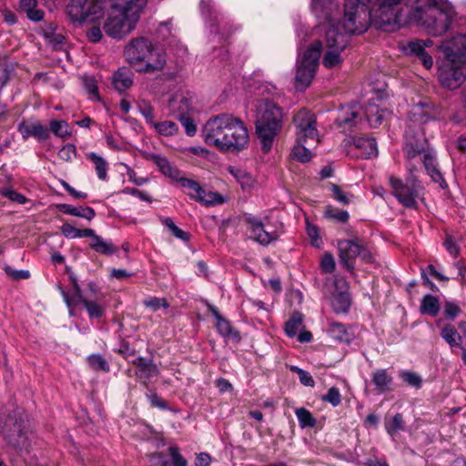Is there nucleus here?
<instances>
[{
	"mask_svg": "<svg viewBox=\"0 0 466 466\" xmlns=\"http://www.w3.org/2000/svg\"><path fill=\"white\" fill-rule=\"evenodd\" d=\"M370 0H345L343 32L336 28H329L325 33L326 52L323 56V65L327 68H333L342 63L341 52L349 44V35L362 34L370 25Z\"/></svg>",
	"mask_w": 466,
	"mask_h": 466,
	"instance_id": "nucleus-1",
	"label": "nucleus"
},
{
	"mask_svg": "<svg viewBox=\"0 0 466 466\" xmlns=\"http://www.w3.org/2000/svg\"><path fill=\"white\" fill-rule=\"evenodd\" d=\"M148 0H108L102 28L116 41L123 40L137 27Z\"/></svg>",
	"mask_w": 466,
	"mask_h": 466,
	"instance_id": "nucleus-2",
	"label": "nucleus"
},
{
	"mask_svg": "<svg viewBox=\"0 0 466 466\" xmlns=\"http://www.w3.org/2000/svg\"><path fill=\"white\" fill-rule=\"evenodd\" d=\"M412 15L429 34L439 36L449 30L454 11L447 0H416Z\"/></svg>",
	"mask_w": 466,
	"mask_h": 466,
	"instance_id": "nucleus-3",
	"label": "nucleus"
},
{
	"mask_svg": "<svg viewBox=\"0 0 466 466\" xmlns=\"http://www.w3.org/2000/svg\"><path fill=\"white\" fill-rule=\"evenodd\" d=\"M126 61L140 73L162 70L166 65L165 52L143 36L132 38L123 51Z\"/></svg>",
	"mask_w": 466,
	"mask_h": 466,
	"instance_id": "nucleus-4",
	"label": "nucleus"
},
{
	"mask_svg": "<svg viewBox=\"0 0 466 466\" xmlns=\"http://www.w3.org/2000/svg\"><path fill=\"white\" fill-rule=\"evenodd\" d=\"M4 434L7 443L15 449L27 450L30 447V421L23 409H15L7 416Z\"/></svg>",
	"mask_w": 466,
	"mask_h": 466,
	"instance_id": "nucleus-5",
	"label": "nucleus"
},
{
	"mask_svg": "<svg viewBox=\"0 0 466 466\" xmlns=\"http://www.w3.org/2000/svg\"><path fill=\"white\" fill-rule=\"evenodd\" d=\"M107 2L108 0H70L66 12L76 25L95 24L105 16Z\"/></svg>",
	"mask_w": 466,
	"mask_h": 466,
	"instance_id": "nucleus-6",
	"label": "nucleus"
},
{
	"mask_svg": "<svg viewBox=\"0 0 466 466\" xmlns=\"http://www.w3.org/2000/svg\"><path fill=\"white\" fill-rule=\"evenodd\" d=\"M232 115L220 114L209 118L202 129V137L205 143L221 151L228 149L235 145L227 140V132L230 131Z\"/></svg>",
	"mask_w": 466,
	"mask_h": 466,
	"instance_id": "nucleus-7",
	"label": "nucleus"
},
{
	"mask_svg": "<svg viewBox=\"0 0 466 466\" xmlns=\"http://www.w3.org/2000/svg\"><path fill=\"white\" fill-rule=\"evenodd\" d=\"M322 48V41H314L304 53L301 60L298 62L295 77V86L297 90H305L310 85L319 66Z\"/></svg>",
	"mask_w": 466,
	"mask_h": 466,
	"instance_id": "nucleus-8",
	"label": "nucleus"
},
{
	"mask_svg": "<svg viewBox=\"0 0 466 466\" xmlns=\"http://www.w3.org/2000/svg\"><path fill=\"white\" fill-rule=\"evenodd\" d=\"M285 115L282 107L264 99V154L268 153L279 137L284 127Z\"/></svg>",
	"mask_w": 466,
	"mask_h": 466,
	"instance_id": "nucleus-9",
	"label": "nucleus"
},
{
	"mask_svg": "<svg viewBox=\"0 0 466 466\" xmlns=\"http://www.w3.org/2000/svg\"><path fill=\"white\" fill-rule=\"evenodd\" d=\"M438 79L443 87L456 89L466 80V66L443 58L438 67Z\"/></svg>",
	"mask_w": 466,
	"mask_h": 466,
	"instance_id": "nucleus-10",
	"label": "nucleus"
},
{
	"mask_svg": "<svg viewBox=\"0 0 466 466\" xmlns=\"http://www.w3.org/2000/svg\"><path fill=\"white\" fill-rule=\"evenodd\" d=\"M311 9L323 23L320 25V30L324 33L329 28L339 29L336 24V19L339 15V4L338 0H311Z\"/></svg>",
	"mask_w": 466,
	"mask_h": 466,
	"instance_id": "nucleus-11",
	"label": "nucleus"
},
{
	"mask_svg": "<svg viewBox=\"0 0 466 466\" xmlns=\"http://www.w3.org/2000/svg\"><path fill=\"white\" fill-rule=\"evenodd\" d=\"M180 186L186 189L187 195L193 200L205 206H217L223 204L226 198L218 192L206 191L198 182L182 177L179 179Z\"/></svg>",
	"mask_w": 466,
	"mask_h": 466,
	"instance_id": "nucleus-12",
	"label": "nucleus"
},
{
	"mask_svg": "<svg viewBox=\"0 0 466 466\" xmlns=\"http://www.w3.org/2000/svg\"><path fill=\"white\" fill-rule=\"evenodd\" d=\"M293 123L296 128V141L300 143L317 140L319 133L316 117L309 110L303 108L295 113Z\"/></svg>",
	"mask_w": 466,
	"mask_h": 466,
	"instance_id": "nucleus-13",
	"label": "nucleus"
},
{
	"mask_svg": "<svg viewBox=\"0 0 466 466\" xmlns=\"http://www.w3.org/2000/svg\"><path fill=\"white\" fill-rule=\"evenodd\" d=\"M390 184L393 189V196L400 204L409 208H417L419 185L415 180L403 182L401 179L391 176L390 177Z\"/></svg>",
	"mask_w": 466,
	"mask_h": 466,
	"instance_id": "nucleus-14",
	"label": "nucleus"
},
{
	"mask_svg": "<svg viewBox=\"0 0 466 466\" xmlns=\"http://www.w3.org/2000/svg\"><path fill=\"white\" fill-rule=\"evenodd\" d=\"M402 0H370V22L380 27L391 25L396 22L395 6Z\"/></svg>",
	"mask_w": 466,
	"mask_h": 466,
	"instance_id": "nucleus-15",
	"label": "nucleus"
},
{
	"mask_svg": "<svg viewBox=\"0 0 466 466\" xmlns=\"http://www.w3.org/2000/svg\"><path fill=\"white\" fill-rule=\"evenodd\" d=\"M444 58L466 66V34H458L439 46Z\"/></svg>",
	"mask_w": 466,
	"mask_h": 466,
	"instance_id": "nucleus-16",
	"label": "nucleus"
},
{
	"mask_svg": "<svg viewBox=\"0 0 466 466\" xmlns=\"http://www.w3.org/2000/svg\"><path fill=\"white\" fill-rule=\"evenodd\" d=\"M70 279L74 286V298L70 299L69 296L65 291H62V295L67 307L71 308L73 303L80 302L85 306L90 318H102L105 314L106 307L102 304L97 303L96 301L88 300L86 298H84L82 296L80 287L76 278L70 277Z\"/></svg>",
	"mask_w": 466,
	"mask_h": 466,
	"instance_id": "nucleus-17",
	"label": "nucleus"
},
{
	"mask_svg": "<svg viewBox=\"0 0 466 466\" xmlns=\"http://www.w3.org/2000/svg\"><path fill=\"white\" fill-rule=\"evenodd\" d=\"M200 9L206 19L208 20L210 33L218 36V41L226 38L228 35V21L226 17L217 12H211L209 0L200 1Z\"/></svg>",
	"mask_w": 466,
	"mask_h": 466,
	"instance_id": "nucleus-18",
	"label": "nucleus"
},
{
	"mask_svg": "<svg viewBox=\"0 0 466 466\" xmlns=\"http://www.w3.org/2000/svg\"><path fill=\"white\" fill-rule=\"evenodd\" d=\"M230 131L227 132V140L235 145L234 148L221 149V152L238 153L248 144V134L246 127L238 118L232 116Z\"/></svg>",
	"mask_w": 466,
	"mask_h": 466,
	"instance_id": "nucleus-19",
	"label": "nucleus"
},
{
	"mask_svg": "<svg viewBox=\"0 0 466 466\" xmlns=\"http://www.w3.org/2000/svg\"><path fill=\"white\" fill-rule=\"evenodd\" d=\"M360 243L361 240L358 238L338 240L339 261L350 271H352L355 268V260L358 254H360Z\"/></svg>",
	"mask_w": 466,
	"mask_h": 466,
	"instance_id": "nucleus-20",
	"label": "nucleus"
},
{
	"mask_svg": "<svg viewBox=\"0 0 466 466\" xmlns=\"http://www.w3.org/2000/svg\"><path fill=\"white\" fill-rule=\"evenodd\" d=\"M166 108L167 115L175 118L188 115L192 109L191 100L187 93L177 91L168 98Z\"/></svg>",
	"mask_w": 466,
	"mask_h": 466,
	"instance_id": "nucleus-21",
	"label": "nucleus"
},
{
	"mask_svg": "<svg viewBox=\"0 0 466 466\" xmlns=\"http://www.w3.org/2000/svg\"><path fill=\"white\" fill-rule=\"evenodd\" d=\"M433 42L431 39L410 41L405 47V51L419 58L425 68H431L433 66L432 56L426 51L427 47H431Z\"/></svg>",
	"mask_w": 466,
	"mask_h": 466,
	"instance_id": "nucleus-22",
	"label": "nucleus"
},
{
	"mask_svg": "<svg viewBox=\"0 0 466 466\" xmlns=\"http://www.w3.org/2000/svg\"><path fill=\"white\" fill-rule=\"evenodd\" d=\"M134 365L136 367V375L144 384H147L149 380L158 374L157 365L149 359L139 357L134 360Z\"/></svg>",
	"mask_w": 466,
	"mask_h": 466,
	"instance_id": "nucleus-23",
	"label": "nucleus"
},
{
	"mask_svg": "<svg viewBox=\"0 0 466 466\" xmlns=\"http://www.w3.org/2000/svg\"><path fill=\"white\" fill-rule=\"evenodd\" d=\"M18 131L25 140L30 137H36L38 140H46L48 137L47 129L39 122L23 121L18 126Z\"/></svg>",
	"mask_w": 466,
	"mask_h": 466,
	"instance_id": "nucleus-24",
	"label": "nucleus"
},
{
	"mask_svg": "<svg viewBox=\"0 0 466 466\" xmlns=\"http://www.w3.org/2000/svg\"><path fill=\"white\" fill-rule=\"evenodd\" d=\"M148 159L158 167L159 171L164 176L177 182L182 178L180 171L177 167H173L166 157L157 154H151L148 157Z\"/></svg>",
	"mask_w": 466,
	"mask_h": 466,
	"instance_id": "nucleus-25",
	"label": "nucleus"
},
{
	"mask_svg": "<svg viewBox=\"0 0 466 466\" xmlns=\"http://www.w3.org/2000/svg\"><path fill=\"white\" fill-rule=\"evenodd\" d=\"M133 73L127 67H121L113 75L112 85L119 93H123L133 86Z\"/></svg>",
	"mask_w": 466,
	"mask_h": 466,
	"instance_id": "nucleus-26",
	"label": "nucleus"
},
{
	"mask_svg": "<svg viewBox=\"0 0 466 466\" xmlns=\"http://www.w3.org/2000/svg\"><path fill=\"white\" fill-rule=\"evenodd\" d=\"M422 163L427 173L431 177L432 181L438 183L441 188H445L447 187V184L441 173L436 167L435 156L431 151L425 152L422 157Z\"/></svg>",
	"mask_w": 466,
	"mask_h": 466,
	"instance_id": "nucleus-27",
	"label": "nucleus"
},
{
	"mask_svg": "<svg viewBox=\"0 0 466 466\" xmlns=\"http://www.w3.org/2000/svg\"><path fill=\"white\" fill-rule=\"evenodd\" d=\"M422 163L427 173L431 177L432 181L438 183L441 188H445L447 187V184L441 173L436 167L435 156L431 151L425 152L422 157Z\"/></svg>",
	"mask_w": 466,
	"mask_h": 466,
	"instance_id": "nucleus-28",
	"label": "nucleus"
},
{
	"mask_svg": "<svg viewBox=\"0 0 466 466\" xmlns=\"http://www.w3.org/2000/svg\"><path fill=\"white\" fill-rule=\"evenodd\" d=\"M422 163L427 173L431 177L432 181L438 183L441 188H445L447 187V184L441 173L436 167L435 156L431 151L425 152L422 157Z\"/></svg>",
	"mask_w": 466,
	"mask_h": 466,
	"instance_id": "nucleus-29",
	"label": "nucleus"
},
{
	"mask_svg": "<svg viewBox=\"0 0 466 466\" xmlns=\"http://www.w3.org/2000/svg\"><path fill=\"white\" fill-rule=\"evenodd\" d=\"M353 144L360 150L361 157L364 158H371L378 155L377 143L373 137H355Z\"/></svg>",
	"mask_w": 466,
	"mask_h": 466,
	"instance_id": "nucleus-30",
	"label": "nucleus"
},
{
	"mask_svg": "<svg viewBox=\"0 0 466 466\" xmlns=\"http://www.w3.org/2000/svg\"><path fill=\"white\" fill-rule=\"evenodd\" d=\"M371 380L380 393L391 390L393 379L384 369L375 370L371 375Z\"/></svg>",
	"mask_w": 466,
	"mask_h": 466,
	"instance_id": "nucleus-31",
	"label": "nucleus"
},
{
	"mask_svg": "<svg viewBox=\"0 0 466 466\" xmlns=\"http://www.w3.org/2000/svg\"><path fill=\"white\" fill-rule=\"evenodd\" d=\"M209 310L212 313V315L216 318L217 329H218V332L223 337L234 338V339L238 338V332L232 328V326L228 320L222 318V316L219 314V312L216 307L209 306Z\"/></svg>",
	"mask_w": 466,
	"mask_h": 466,
	"instance_id": "nucleus-32",
	"label": "nucleus"
},
{
	"mask_svg": "<svg viewBox=\"0 0 466 466\" xmlns=\"http://www.w3.org/2000/svg\"><path fill=\"white\" fill-rule=\"evenodd\" d=\"M336 121L339 127L350 129L360 121V118L354 107L346 106L340 108Z\"/></svg>",
	"mask_w": 466,
	"mask_h": 466,
	"instance_id": "nucleus-33",
	"label": "nucleus"
},
{
	"mask_svg": "<svg viewBox=\"0 0 466 466\" xmlns=\"http://www.w3.org/2000/svg\"><path fill=\"white\" fill-rule=\"evenodd\" d=\"M57 208L62 213L68 214L77 218H86L87 220H92L96 216L94 208L90 207L82 208L74 207L69 204H59L57 206Z\"/></svg>",
	"mask_w": 466,
	"mask_h": 466,
	"instance_id": "nucleus-34",
	"label": "nucleus"
},
{
	"mask_svg": "<svg viewBox=\"0 0 466 466\" xmlns=\"http://www.w3.org/2000/svg\"><path fill=\"white\" fill-rule=\"evenodd\" d=\"M328 332L333 339L339 342L350 343L352 339L351 332L346 328L345 325L339 322H331L329 324Z\"/></svg>",
	"mask_w": 466,
	"mask_h": 466,
	"instance_id": "nucleus-35",
	"label": "nucleus"
},
{
	"mask_svg": "<svg viewBox=\"0 0 466 466\" xmlns=\"http://www.w3.org/2000/svg\"><path fill=\"white\" fill-rule=\"evenodd\" d=\"M420 310L421 314L436 317L440 311L438 299L430 294L425 295L421 300Z\"/></svg>",
	"mask_w": 466,
	"mask_h": 466,
	"instance_id": "nucleus-36",
	"label": "nucleus"
},
{
	"mask_svg": "<svg viewBox=\"0 0 466 466\" xmlns=\"http://www.w3.org/2000/svg\"><path fill=\"white\" fill-rule=\"evenodd\" d=\"M304 316L299 312H294L285 324V333L288 337L297 336L298 331L303 325Z\"/></svg>",
	"mask_w": 466,
	"mask_h": 466,
	"instance_id": "nucleus-37",
	"label": "nucleus"
},
{
	"mask_svg": "<svg viewBox=\"0 0 466 466\" xmlns=\"http://www.w3.org/2000/svg\"><path fill=\"white\" fill-rule=\"evenodd\" d=\"M441 337L451 347H461V336L459 334V332L457 331L453 325H445L441 331Z\"/></svg>",
	"mask_w": 466,
	"mask_h": 466,
	"instance_id": "nucleus-38",
	"label": "nucleus"
},
{
	"mask_svg": "<svg viewBox=\"0 0 466 466\" xmlns=\"http://www.w3.org/2000/svg\"><path fill=\"white\" fill-rule=\"evenodd\" d=\"M331 306L337 313H346L350 307V297L347 292L335 294L331 300Z\"/></svg>",
	"mask_w": 466,
	"mask_h": 466,
	"instance_id": "nucleus-39",
	"label": "nucleus"
},
{
	"mask_svg": "<svg viewBox=\"0 0 466 466\" xmlns=\"http://www.w3.org/2000/svg\"><path fill=\"white\" fill-rule=\"evenodd\" d=\"M246 222L248 238L260 243V238L262 236V222L251 215L247 216Z\"/></svg>",
	"mask_w": 466,
	"mask_h": 466,
	"instance_id": "nucleus-40",
	"label": "nucleus"
},
{
	"mask_svg": "<svg viewBox=\"0 0 466 466\" xmlns=\"http://www.w3.org/2000/svg\"><path fill=\"white\" fill-rule=\"evenodd\" d=\"M87 158L94 164L97 177L101 180H106L108 169L107 162L94 152L89 153Z\"/></svg>",
	"mask_w": 466,
	"mask_h": 466,
	"instance_id": "nucleus-41",
	"label": "nucleus"
},
{
	"mask_svg": "<svg viewBox=\"0 0 466 466\" xmlns=\"http://www.w3.org/2000/svg\"><path fill=\"white\" fill-rule=\"evenodd\" d=\"M90 248L105 255H111L117 251V247L114 246L111 241L103 239L100 236L95 238V241H92Z\"/></svg>",
	"mask_w": 466,
	"mask_h": 466,
	"instance_id": "nucleus-42",
	"label": "nucleus"
},
{
	"mask_svg": "<svg viewBox=\"0 0 466 466\" xmlns=\"http://www.w3.org/2000/svg\"><path fill=\"white\" fill-rule=\"evenodd\" d=\"M306 143L307 142L299 143V141H296V145L293 147L291 153L293 159L301 163H307L311 159L312 153L305 147Z\"/></svg>",
	"mask_w": 466,
	"mask_h": 466,
	"instance_id": "nucleus-43",
	"label": "nucleus"
},
{
	"mask_svg": "<svg viewBox=\"0 0 466 466\" xmlns=\"http://www.w3.org/2000/svg\"><path fill=\"white\" fill-rule=\"evenodd\" d=\"M152 127L161 136L171 137L175 136L178 132V126L172 121L166 120L162 122H156L152 125Z\"/></svg>",
	"mask_w": 466,
	"mask_h": 466,
	"instance_id": "nucleus-44",
	"label": "nucleus"
},
{
	"mask_svg": "<svg viewBox=\"0 0 466 466\" xmlns=\"http://www.w3.org/2000/svg\"><path fill=\"white\" fill-rule=\"evenodd\" d=\"M425 146L419 142L406 141L404 146V152L407 158L411 160L419 156H424L425 152H429Z\"/></svg>",
	"mask_w": 466,
	"mask_h": 466,
	"instance_id": "nucleus-45",
	"label": "nucleus"
},
{
	"mask_svg": "<svg viewBox=\"0 0 466 466\" xmlns=\"http://www.w3.org/2000/svg\"><path fill=\"white\" fill-rule=\"evenodd\" d=\"M385 429L391 437L404 429V421L400 413L395 414L391 419L385 421Z\"/></svg>",
	"mask_w": 466,
	"mask_h": 466,
	"instance_id": "nucleus-46",
	"label": "nucleus"
},
{
	"mask_svg": "<svg viewBox=\"0 0 466 466\" xmlns=\"http://www.w3.org/2000/svg\"><path fill=\"white\" fill-rule=\"evenodd\" d=\"M295 413L301 428H313L316 426V419L307 409L298 408Z\"/></svg>",
	"mask_w": 466,
	"mask_h": 466,
	"instance_id": "nucleus-47",
	"label": "nucleus"
},
{
	"mask_svg": "<svg viewBox=\"0 0 466 466\" xmlns=\"http://www.w3.org/2000/svg\"><path fill=\"white\" fill-rule=\"evenodd\" d=\"M137 108L140 114L144 116L147 125L152 127L155 123L154 107L147 100L141 99L137 102Z\"/></svg>",
	"mask_w": 466,
	"mask_h": 466,
	"instance_id": "nucleus-48",
	"label": "nucleus"
},
{
	"mask_svg": "<svg viewBox=\"0 0 466 466\" xmlns=\"http://www.w3.org/2000/svg\"><path fill=\"white\" fill-rule=\"evenodd\" d=\"M157 34L162 40H167L170 37H175L176 28L173 25V19H168L166 22L159 23Z\"/></svg>",
	"mask_w": 466,
	"mask_h": 466,
	"instance_id": "nucleus-49",
	"label": "nucleus"
},
{
	"mask_svg": "<svg viewBox=\"0 0 466 466\" xmlns=\"http://www.w3.org/2000/svg\"><path fill=\"white\" fill-rule=\"evenodd\" d=\"M366 117L371 127H378L383 121L384 110H380L377 106H370L366 112Z\"/></svg>",
	"mask_w": 466,
	"mask_h": 466,
	"instance_id": "nucleus-50",
	"label": "nucleus"
},
{
	"mask_svg": "<svg viewBox=\"0 0 466 466\" xmlns=\"http://www.w3.org/2000/svg\"><path fill=\"white\" fill-rule=\"evenodd\" d=\"M329 190L332 197L342 205H349L353 198V195L343 191L338 185L329 183Z\"/></svg>",
	"mask_w": 466,
	"mask_h": 466,
	"instance_id": "nucleus-51",
	"label": "nucleus"
},
{
	"mask_svg": "<svg viewBox=\"0 0 466 466\" xmlns=\"http://www.w3.org/2000/svg\"><path fill=\"white\" fill-rule=\"evenodd\" d=\"M400 378L404 382H406L408 385H410L415 389H420L422 386V379L416 372L409 371V370H401L400 372Z\"/></svg>",
	"mask_w": 466,
	"mask_h": 466,
	"instance_id": "nucleus-52",
	"label": "nucleus"
},
{
	"mask_svg": "<svg viewBox=\"0 0 466 466\" xmlns=\"http://www.w3.org/2000/svg\"><path fill=\"white\" fill-rule=\"evenodd\" d=\"M49 126L50 130L59 137H66L71 134L68 124L64 120H52Z\"/></svg>",
	"mask_w": 466,
	"mask_h": 466,
	"instance_id": "nucleus-53",
	"label": "nucleus"
},
{
	"mask_svg": "<svg viewBox=\"0 0 466 466\" xmlns=\"http://www.w3.org/2000/svg\"><path fill=\"white\" fill-rule=\"evenodd\" d=\"M88 364L96 370L109 371V366L106 360L99 354L90 355L87 359Z\"/></svg>",
	"mask_w": 466,
	"mask_h": 466,
	"instance_id": "nucleus-54",
	"label": "nucleus"
},
{
	"mask_svg": "<svg viewBox=\"0 0 466 466\" xmlns=\"http://www.w3.org/2000/svg\"><path fill=\"white\" fill-rule=\"evenodd\" d=\"M290 370L298 374L299 381L302 385L307 387H314L315 381L309 372L297 366H291Z\"/></svg>",
	"mask_w": 466,
	"mask_h": 466,
	"instance_id": "nucleus-55",
	"label": "nucleus"
},
{
	"mask_svg": "<svg viewBox=\"0 0 466 466\" xmlns=\"http://www.w3.org/2000/svg\"><path fill=\"white\" fill-rule=\"evenodd\" d=\"M143 304L152 309L153 311H157L161 308L167 309L169 307L168 302L164 298H157V297H149L146 299Z\"/></svg>",
	"mask_w": 466,
	"mask_h": 466,
	"instance_id": "nucleus-56",
	"label": "nucleus"
},
{
	"mask_svg": "<svg viewBox=\"0 0 466 466\" xmlns=\"http://www.w3.org/2000/svg\"><path fill=\"white\" fill-rule=\"evenodd\" d=\"M306 231L310 239L311 245L316 248H320L322 245V239L319 237V228L315 225L307 221Z\"/></svg>",
	"mask_w": 466,
	"mask_h": 466,
	"instance_id": "nucleus-57",
	"label": "nucleus"
},
{
	"mask_svg": "<svg viewBox=\"0 0 466 466\" xmlns=\"http://www.w3.org/2000/svg\"><path fill=\"white\" fill-rule=\"evenodd\" d=\"M461 313L458 304L452 301H446L443 306V315L449 320H453Z\"/></svg>",
	"mask_w": 466,
	"mask_h": 466,
	"instance_id": "nucleus-58",
	"label": "nucleus"
},
{
	"mask_svg": "<svg viewBox=\"0 0 466 466\" xmlns=\"http://www.w3.org/2000/svg\"><path fill=\"white\" fill-rule=\"evenodd\" d=\"M322 400L330 403L333 407H337L341 402V395L338 388L331 387L328 392L322 397Z\"/></svg>",
	"mask_w": 466,
	"mask_h": 466,
	"instance_id": "nucleus-59",
	"label": "nucleus"
},
{
	"mask_svg": "<svg viewBox=\"0 0 466 466\" xmlns=\"http://www.w3.org/2000/svg\"><path fill=\"white\" fill-rule=\"evenodd\" d=\"M168 454L173 466H187V461L180 453L177 446H170L168 448Z\"/></svg>",
	"mask_w": 466,
	"mask_h": 466,
	"instance_id": "nucleus-60",
	"label": "nucleus"
},
{
	"mask_svg": "<svg viewBox=\"0 0 466 466\" xmlns=\"http://www.w3.org/2000/svg\"><path fill=\"white\" fill-rule=\"evenodd\" d=\"M58 157L64 161H72L76 157V148L73 144L65 145L59 151Z\"/></svg>",
	"mask_w": 466,
	"mask_h": 466,
	"instance_id": "nucleus-61",
	"label": "nucleus"
},
{
	"mask_svg": "<svg viewBox=\"0 0 466 466\" xmlns=\"http://www.w3.org/2000/svg\"><path fill=\"white\" fill-rule=\"evenodd\" d=\"M335 260L330 253H325L320 260V268L324 273H332L335 270Z\"/></svg>",
	"mask_w": 466,
	"mask_h": 466,
	"instance_id": "nucleus-62",
	"label": "nucleus"
},
{
	"mask_svg": "<svg viewBox=\"0 0 466 466\" xmlns=\"http://www.w3.org/2000/svg\"><path fill=\"white\" fill-rule=\"evenodd\" d=\"M0 193L2 196L7 198L8 199L17 202L19 204H25L27 200L24 195L8 187L2 188L0 190Z\"/></svg>",
	"mask_w": 466,
	"mask_h": 466,
	"instance_id": "nucleus-63",
	"label": "nucleus"
},
{
	"mask_svg": "<svg viewBox=\"0 0 466 466\" xmlns=\"http://www.w3.org/2000/svg\"><path fill=\"white\" fill-rule=\"evenodd\" d=\"M177 119L181 122L182 126L185 127L187 136H195V134L197 133V126L194 120L191 117H189L188 115H184L182 116V117H178Z\"/></svg>",
	"mask_w": 466,
	"mask_h": 466,
	"instance_id": "nucleus-64",
	"label": "nucleus"
}]
</instances>
